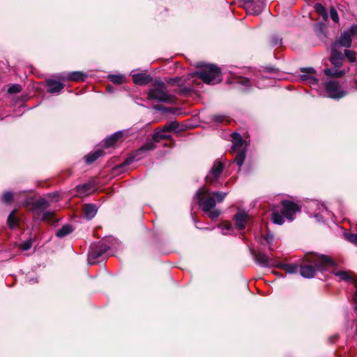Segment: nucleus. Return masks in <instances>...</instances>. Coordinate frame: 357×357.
Instances as JSON below:
<instances>
[{
  "label": "nucleus",
  "instance_id": "f257e3e1",
  "mask_svg": "<svg viewBox=\"0 0 357 357\" xmlns=\"http://www.w3.org/2000/svg\"><path fill=\"white\" fill-rule=\"evenodd\" d=\"M305 261L313 264L301 266L300 273L305 278H312L315 275L316 271H323L327 268L336 266L334 260L329 256L312 252L305 255Z\"/></svg>",
  "mask_w": 357,
  "mask_h": 357
},
{
  "label": "nucleus",
  "instance_id": "f03ea898",
  "mask_svg": "<svg viewBox=\"0 0 357 357\" xmlns=\"http://www.w3.org/2000/svg\"><path fill=\"white\" fill-rule=\"evenodd\" d=\"M114 241V238H109L92 243L88 253L89 264L93 265L103 261L107 257V252L112 248Z\"/></svg>",
  "mask_w": 357,
  "mask_h": 357
},
{
  "label": "nucleus",
  "instance_id": "7ed1b4c3",
  "mask_svg": "<svg viewBox=\"0 0 357 357\" xmlns=\"http://www.w3.org/2000/svg\"><path fill=\"white\" fill-rule=\"evenodd\" d=\"M211 195V192L204 187L197 190L195 199L202 206L203 211L208 214V216L213 220L218 218L220 212L215 208L216 202Z\"/></svg>",
  "mask_w": 357,
  "mask_h": 357
},
{
  "label": "nucleus",
  "instance_id": "20e7f679",
  "mask_svg": "<svg viewBox=\"0 0 357 357\" xmlns=\"http://www.w3.org/2000/svg\"><path fill=\"white\" fill-rule=\"evenodd\" d=\"M148 98L158 102H170L173 100V96L168 91L165 83L158 79L153 82Z\"/></svg>",
  "mask_w": 357,
  "mask_h": 357
},
{
  "label": "nucleus",
  "instance_id": "39448f33",
  "mask_svg": "<svg viewBox=\"0 0 357 357\" xmlns=\"http://www.w3.org/2000/svg\"><path fill=\"white\" fill-rule=\"evenodd\" d=\"M305 208L310 217L315 218L317 222H324V219L331 218L333 214L324 204L317 200H311L306 203Z\"/></svg>",
  "mask_w": 357,
  "mask_h": 357
},
{
  "label": "nucleus",
  "instance_id": "423d86ee",
  "mask_svg": "<svg viewBox=\"0 0 357 357\" xmlns=\"http://www.w3.org/2000/svg\"><path fill=\"white\" fill-rule=\"evenodd\" d=\"M50 206L49 202L45 198H40L35 201L31 207L33 216L36 220L49 222L54 217V212L47 211Z\"/></svg>",
  "mask_w": 357,
  "mask_h": 357
},
{
  "label": "nucleus",
  "instance_id": "0eeeda50",
  "mask_svg": "<svg viewBox=\"0 0 357 357\" xmlns=\"http://www.w3.org/2000/svg\"><path fill=\"white\" fill-rule=\"evenodd\" d=\"M196 75L207 84H215L221 81L220 69L213 64L204 66Z\"/></svg>",
  "mask_w": 357,
  "mask_h": 357
},
{
  "label": "nucleus",
  "instance_id": "6e6552de",
  "mask_svg": "<svg viewBox=\"0 0 357 357\" xmlns=\"http://www.w3.org/2000/svg\"><path fill=\"white\" fill-rule=\"evenodd\" d=\"M156 148V145L153 142H148L142 146L139 149L136 150L132 155L128 158L125 163L126 165H129L132 161H137L141 160L147 155V154L154 150Z\"/></svg>",
  "mask_w": 357,
  "mask_h": 357
},
{
  "label": "nucleus",
  "instance_id": "1a4fd4ad",
  "mask_svg": "<svg viewBox=\"0 0 357 357\" xmlns=\"http://www.w3.org/2000/svg\"><path fill=\"white\" fill-rule=\"evenodd\" d=\"M250 252L255 262L261 267H272L275 266L276 261L270 256L266 255L263 252H255L254 250L250 249Z\"/></svg>",
  "mask_w": 357,
  "mask_h": 357
},
{
  "label": "nucleus",
  "instance_id": "9d476101",
  "mask_svg": "<svg viewBox=\"0 0 357 357\" xmlns=\"http://www.w3.org/2000/svg\"><path fill=\"white\" fill-rule=\"evenodd\" d=\"M281 204L282 206V213L289 221L294 220L295 213L301 211L299 206L291 201H282Z\"/></svg>",
  "mask_w": 357,
  "mask_h": 357
},
{
  "label": "nucleus",
  "instance_id": "9b49d317",
  "mask_svg": "<svg viewBox=\"0 0 357 357\" xmlns=\"http://www.w3.org/2000/svg\"><path fill=\"white\" fill-rule=\"evenodd\" d=\"M300 70L303 73L300 76V79L302 82L308 83L311 87L318 84L319 80L315 77L316 71L313 68H301Z\"/></svg>",
  "mask_w": 357,
  "mask_h": 357
},
{
  "label": "nucleus",
  "instance_id": "f8f14e48",
  "mask_svg": "<svg viewBox=\"0 0 357 357\" xmlns=\"http://www.w3.org/2000/svg\"><path fill=\"white\" fill-rule=\"evenodd\" d=\"M325 89L331 98L339 99L344 97L346 93L340 90L339 83L337 81H328L325 83Z\"/></svg>",
  "mask_w": 357,
  "mask_h": 357
},
{
  "label": "nucleus",
  "instance_id": "ddd939ff",
  "mask_svg": "<svg viewBox=\"0 0 357 357\" xmlns=\"http://www.w3.org/2000/svg\"><path fill=\"white\" fill-rule=\"evenodd\" d=\"M350 273H351L350 271H337L333 272V273L335 276L338 277L340 280L351 282L356 288V291L354 294V301L356 303V306L354 307V310H355L356 313L357 314V280L354 278L350 275Z\"/></svg>",
  "mask_w": 357,
  "mask_h": 357
},
{
  "label": "nucleus",
  "instance_id": "4468645a",
  "mask_svg": "<svg viewBox=\"0 0 357 357\" xmlns=\"http://www.w3.org/2000/svg\"><path fill=\"white\" fill-rule=\"evenodd\" d=\"M224 164L219 160H215L210 171L206 176L207 183H213L217 181L222 172Z\"/></svg>",
  "mask_w": 357,
  "mask_h": 357
},
{
  "label": "nucleus",
  "instance_id": "2eb2a0df",
  "mask_svg": "<svg viewBox=\"0 0 357 357\" xmlns=\"http://www.w3.org/2000/svg\"><path fill=\"white\" fill-rule=\"evenodd\" d=\"M352 36L349 30H346L341 33L339 39L334 42L332 46H334V48H339L340 47L349 48L351 45Z\"/></svg>",
  "mask_w": 357,
  "mask_h": 357
},
{
  "label": "nucleus",
  "instance_id": "dca6fc26",
  "mask_svg": "<svg viewBox=\"0 0 357 357\" xmlns=\"http://www.w3.org/2000/svg\"><path fill=\"white\" fill-rule=\"evenodd\" d=\"M338 49L339 48H334V46H331V52L329 59L331 64L335 68L341 67L344 61V55Z\"/></svg>",
  "mask_w": 357,
  "mask_h": 357
},
{
  "label": "nucleus",
  "instance_id": "f3484780",
  "mask_svg": "<svg viewBox=\"0 0 357 357\" xmlns=\"http://www.w3.org/2000/svg\"><path fill=\"white\" fill-rule=\"evenodd\" d=\"M86 74L81 71H74L68 73H62L59 78L62 80H70L75 82L84 81L86 77Z\"/></svg>",
  "mask_w": 357,
  "mask_h": 357
},
{
  "label": "nucleus",
  "instance_id": "a211bd4d",
  "mask_svg": "<svg viewBox=\"0 0 357 357\" xmlns=\"http://www.w3.org/2000/svg\"><path fill=\"white\" fill-rule=\"evenodd\" d=\"M248 219L249 216L248 213L244 211H238L234 217V221L236 227L241 230L245 229Z\"/></svg>",
  "mask_w": 357,
  "mask_h": 357
},
{
  "label": "nucleus",
  "instance_id": "6ab92c4d",
  "mask_svg": "<svg viewBox=\"0 0 357 357\" xmlns=\"http://www.w3.org/2000/svg\"><path fill=\"white\" fill-rule=\"evenodd\" d=\"M233 146L232 149L234 151H240L245 149H247V144L245 140L243 139L241 135L237 132H234L231 135Z\"/></svg>",
  "mask_w": 357,
  "mask_h": 357
},
{
  "label": "nucleus",
  "instance_id": "aec40b11",
  "mask_svg": "<svg viewBox=\"0 0 357 357\" xmlns=\"http://www.w3.org/2000/svg\"><path fill=\"white\" fill-rule=\"evenodd\" d=\"M47 92L50 93H59L63 88L64 84L55 79H48L46 80Z\"/></svg>",
  "mask_w": 357,
  "mask_h": 357
},
{
  "label": "nucleus",
  "instance_id": "412c9836",
  "mask_svg": "<svg viewBox=\"0 0 357 357\" xmlns=\"http://www.w3.org/2000/svg\"><path fill=\"white\" fill-rule=\"evenodd\" d=\"M133 82L137 85H146L152 81V77L146 73H137L132 75Z\"/></svg>",
  "mask_w": 357,
  "mask_h": 357
},
{
  "label": "nucleus",
  "instance_id": "4be33fe9",
  "mask_svg": "<svg viewBox=\"0 0 357 357\" xmlns=\"http://www.w3.org/2000/svg\"><path fill=\"white\" fill-rule=\"evenodd\" d=\"M98 211L97 206L93 204H86L83 206L84 215L87 220H91L95 217Z\"/></svg>",
  "mask_w": 357,
  "mask_h": 357
},
{
  "label": "nucleus",
  "instance_id": "5701e85b",
  "mask_svg": "<svg viewBox=\"0 0 357 357\" xmlns=\"http://www.w3.org/2000/svg\"><path fill=\"white\" fill-rule=\"evenodd\" d=\"M123 135L122 131H118L107 137L104 141L105 146L109 147L114 145Z\"/></svg>",
  "mask_w": 357,
  "mask_h": 357
},
{
  "label": "nucleus",
  "instance_id": "b1692460",
  "mask_svg": "<svg viewBox=\"0 0 357 357\" xmlns=\"http://www.w3.org/2000/svg\"><path fill=\"white\" fill-rule=\"evenodd\" d=\"M340 68H325L324 73L328 77H340L345 74L344 70H340Z\"/></svg>",
  "mask_w": 357,
  "mask_h": 357
},
{
  "label": "nucleus",
  "instance_id": "393cba45",
  "mask_svg": "<svg viewBox=\"0 0 357 357\" xmlns=\"http://www.w3.org/2000/svg\"><path fill=\"white\" fill-rule=\"evenodd\" d=\"M103 155V151L100 149L92 151L85 155L84 160L86 164H91L96 161L99 157Z\"/></svg>",
  "mask_w": 357,
  "mask_h": 357
},
{
  "label": "nucleus",
  "instance_id": "a878e982",
  "mask_svg": "<svg viewBox=\"0 0 357 357\" xmlns=\"http://www.w3.org/2000/svg\"><path fill=\"white\" fill-rule=\"evenodd\" d=\"M94 188L95 184L93 182H89L76 186L77 191L81 194H88L90 192L93 191Z\"/></svg>",
  "mask_w": 357,
  "mask_h": 357
},
{
  "label": "nucleus",
  "instance_id": "bb28decb",
  "mask_svg": "<svg viewBox=\"0 0 357 357\" xmlns=\"http://www.w3.org/2000/svg\"><path fill=\"white\" fill-rule=\"evenodd\" d=\"M275 267H278L280 269H283L286 271L287 273L292 274L296 273L298 271V266L295 264H289L284 263H278L275 265Z\"/></svg>",
  "mask_w": 357,
  "mask_h": 357
},
{
  "label": "nucleus",
  "instance_id": "cd10ccee",
  "mask_svg": "<svg viewBox=\"0 0 357 357\" xmlns=\"http://www.w3.org/2000/svg\"><path fill=\"white\" fill-rule=\"evenodd\" d=\"M235 83L242 86L243 90H248L252 86L253 83L247 77H238L235 79Z\"/></svg>",
  "mask_w": 357,
  "mask_h": 357
},
{
  "label": "nucleus",
  "instance_id": "c85d7f7f",
  "mask_svg": "<svg viewBox=\"0 0 357 357\" xmlns=\"http://www.w3.org/2000/svg\"><path fill=\"white\" fill-rule=\"evenodd\" d=\"M285 216L282 213V211L280 213L278 211H273L271 214V219L273 223L277 225H282L284 222Z\"/></svg>",
  "mask_w": 357,
  "mask_h": 357
},
{
  "label": "nucleus",
  "instance_id": "c756f323",
  "mask_svg": "<svg viewBox=\"0 0 357 357\" xmlns=\"http://www.w3.org/2000/svg\"><path fill=\"white\" fill-rule=\"evenodd\" d=\"M167 130H164V127L155 131L153 135V140L158 142L161 139H169V135H167Z\"/></svg>",
  "mask_w": 357,
  "mask_h": 357
},
{
  "label": "nucleus",
  "instance_id": "7c9ffc66",
  "mask_svg": "<svg viewBox=\"0 0 357 357\" xmlns=\"http://www.w3.org/2000/svg\"><path fill=\"white\" fill-rule=\"evenodd\" d=\"M73 231V228L70 225H63L61 229H59L56 233V236L59 238H63L70 234H71Z\"/></svg>",
  "mask_w": 357,
  "mask_h": 357
},
{
  "label": "nucleus",
  "instance_id": "2f4dec72",
  "mask_svg": "<svg viewBox=\"0 0 357 357\" xmlns=\"http://www.w3.org/2000/svg\"><path fill=\"white\" fill-rule=\"evenodd\" d=\"M246 151H247V149H245V147L243 148V149L236 151L238 153L235 158V162H236L237 165L239 167H241L243 165V164L245 161V156H246Z\"/></svg>",
  "mask_w": 357,
  "mask_h": 357
},
{
  "label": "nucleus",
  "instance_id": "473e14b6",
  "mask_svg": "<svg viewBox=\"0 0 357 357\" xmlns=\"http://www.w3.org/2000/svg\"><path fill=\"white\" fill-rule=\"evenodd\" d=\"M218 228L224 235L231 234L233 231V227L231 223L225 222L218 225Z\"/></svg>",
  "mask_w": 357,
  "mask_h": 357
},
{
  "label": "nucleus",
  "instance_id": "72a5a7b5",
  "mask_svg": "<svg viewBox=\"0 0 357 357\" xmlns=\"http://www.w3.org/2000/svg\"><path fill=\"white\" fill-rule=\"evenodd\" d=\"M15 210L11 211L7 219L8 225L11 229H14L17 225V219L15 216Z\"/></svg>",
  "mask_w": 357,
  "mask_h": 357
},
{
  "label": "nucleus",
  "instance_id": "f704fd0d",
  "mask_svg": "<svg viewBox=\"0 0 357 357\" xmlns=\"http://www.w3.org/2000/svg\"><path fill=\"white\" fill-rule=\"evenodd\" d=\"M314 9L317 13H318L319 15H321L324 20H327L328 18V13L326 10L325 7L320 3H317L314 5Z\"/></svg>",
  "mask_w": 357,
  "mask_h": 357
},
{
  "label": "nucleus",
  "instance_id": "c9c22d12",
  "mask_svg": "<svg viewBox=\"0 0 357 357\" xmlns=\"http://www.w3.org/2000/svg\"><path fill=\"white\" fill-rule=\"evenodd\" d=\"M108 79L115 84H121L125 81V77L123 75H109Z\"/></svg>",
  "mask_w": 357,
  "mask_h": 357
},
{
  "label": "nucleus",
  "instance_id": "e433bc0d",
  "mask_svg": "<svg viewBox=\"0 0 357 357\" xmlns=\"http://www.w3.org/2000/svg\"><path fill=\"white\" fill-rule=\"evenodd\" d=\"M344 58L347 57L350 63L356 62V52L352 50H344Z\"/></svg>",
  "mask_w": 357,
  "mask_h": 357
},
{
  "label": "nucleus",
  "instance_id": "4c0bfd02",
  "mask_svg": "<svg viewBox=\"0 0 357 357\" xmlns=\"http://www.w3.org/2000/svg\"><path fill=\"white\" fill-rule=\"evenodd\" d=\"M163 127L164 130L170 132L176 130L178 128V123L177 121H172L169 123L165 125Z\"/></svg>",
  "mask_w": 357,
  "mask_h": 357
},
{
  "label": "nucleus",
  "instance_id": "58836bf2",
  "mask_svg": "<svg viewBox=\"0 0 357 357\" xmlns=\"http://www.w3.org/2000/svg\"><path fill=\"white\" fill-rule=\"evenodd\" d=\"M22 90V86L18 84H15L9 86L8 89V92L9 93H17L21 92Z\"/></svg>",
  "mask_w": 357,
  "mask_h": 357
},
{
  "label": "nucleus",
  "instance_id": "ea45409f",
  "mask_svg": "<svg viewBox=\"0 0 357 357\" xmlns=\"http://www.w3.org/2000/svg\"><path fill=\"white\" fill-rule=\"evenodd\" d=\"M13 199V193L12 192L8 191L3 194L2 201L4 203H10Z\"/></svg>",
  "mask_w": 357,
  "mask_h": 357
},
{
  "label": "nucleus",
  "instance_id": "a19ab883",
  "mask_svg": "<svg viewBox=\"0 0 357 357\" xmlns=\"http://www.w3.org/2000/svg\"><path fill=\"white\" fill-rule=\"evenodd\" d=\"M264 4L263 2H259L258 4L253 6L252 13L254 15H259L264 9Z\"/></svg>",
  "mask_w": 357,
  "mask_h": 357
},
{
  "label": "nucleus",
  "instance_id": "79ce46f5",
  "mask_svg": "<svg viewBox=\"0 0 357 357\" xmlns=\"http://www.w3.org/2000/svg\"><path fill=\"white\" fill-rule=\"evenodd\" d=\"M32 244H33V241L31 238H30V239H28L27 241H25L21 243L20 245V248L22 250H28L31 248Z\"/></svg>",
  "mask_w": 357,
  "mask_h": 357
},
{
  "label": "nucleus",
  "instance_id": "37998d69",
  "mask_svg": "<svg viewBox=\"0 0 357 357\" xmlns=\"http://www.w3.org/2000/svg\"><path fill=\"white\" fill-rule=\"evenodd\" d=\"M211 195L215 197L218 202H221L223 201L226 195H227V192H211Z\"/></svg>",
  "mask_w": 357,
  "mask_h": 357
},
{
  "label": "nucleus",
  "instance_id": "c03bdc74",
  "mask_svg": "<svg viewBox=\"0 0 357 357\" xmlns=\"http://www.w3.org/2000/svg\"><path fill=\"white\" fill-rule=\"evenodd\" d=\"M330 16H331V20L334 22H336V23L338 22V21H339L338 14H337L336 9L334 7H331L330 9Z\"/></svg>",
  "mask_w": 357,
  "mask_h": 357
},
{
  "label": "nucleus",
  "instance_id": "a18cd8bd",
  "mask_svg": "<svg viewBox=\"0 0 357 357\" xmlns=\"http://www.w3.org/2000/svg\"><path fill=\"white\" fill-rule=\"evenodd\" d=\"M271 43L273 46L278 45L282 44V38L278 36H273L271 39Z\"/></svg>",
  "mask_w": 357,
  "mask_h": 357
},
{
  "label": "nucleus",
  "instance_id": "49530a36",
  "mask_svg": "<svg viewBox=\"0 0 357 357\" xmlns=\"http://www.w3.org/2000/svg\"><path fill=\"white\" fill-rule=\"evenodd\" d=\"M226 116L223 115H215L213 116V121L217 123H223L226 120Z\"/></svg>",
  "mask_w": 357,
  "mask_h": 357
},
{
  "label": "nucleus",
  "instance_id": "de8ad7c7",
  "mask_svg": "<svg viewBox=\"0 0 357 357\" xmlns=\"http://www.w3.org/2000/svg\"><path fill=\"white\" fill-rule=\"evenodd\" d=\"M347 239L354 243H357V234H349L346 236Z\"/></svg>",
  "mask_w": 357,
  "mask_h": 357
},
{
  "label": "nucleus",
  "instance_id": "09e8293b",
  "mask_svg": "<svg viewBox=\"0 0 357 357\" xmlns=\"http://www.w3.org/2000/svg\"><path fill=\"white\" fill-rule=\"evenodd\" d=\"M265 241H266V243L268 244H271L273 243V240H274V237H273V235L271 234H268L265 238H264Z\"/></svg>",
  "mask_w": 357,
  "mask_h": 357
},
{
  "label": "nucleus",
  "instance_id": "8fccbe9b",
  "mask_svg": "<svg viewBox=\"0 0 357 357\" xmlns=\"http://www.w3.org/2000/svg\"><path fill=\"white\" fill-rule=\"evenodd\" d=\"M349 30L352 36L357 35V24H353Z\"/></svg>",
  "mask_w": 357,
  "mask_h": 357
},
{
  "label": "nucleus",
  "instance_id": "3c124183",
  "mask_svg": "<svg viewBox=\"0 0 357 357\" xmlns=\"http://www.w3.org/2000/svg\"><path fill=\"white\" fill-rule=\"evenodd\" d=\"M26 280L27 282L29 283V284H34V283H36L38 282V280L37 278H32L31 276H27L26 278Z\"/></svg>",
  "mask_w": 357,
  "mask_h": 357
},
{
  "label": "nucleus",
  "instance_id": "603ef678",
  "mask_svg": "<svg viewBox=\"0 0 357 357\" xmlns=\"http://www.w3.org/2000/svg\"><path fill=\"white\" fill-rule=\"evenodd\" d=\"M171 81H172V82H175V83H178V84H179V83H180V82L181 81V77H176V78H174V79H171Z\"/></svg>",
  "mask_w": 357,
  "mask_h": 357
},
{
  "label": "nucleus",
  "instance_id": "864d4df0",
  "mask_svg": "<svg viewBox=\"0 0 357 357\" xmlns=\"http://www.w3.org/2000/svg\"><path fill=\"white\" fill-rule=\"evenodd\" d=\"M107 91L109 93H113L114 92V88L113 86H107Z\"/></svg>",
  "mask_w": 357,
  "mask_h": 357
},
{
  "label": "nucleus",
  "instance_id": "5fc2aeb1",
  "mask_svg": "<svg viewBox=\"0 0 357 357\" xmlns=\"http://www.w3.org/2000/svg\"><path fill=\"white\" fill-rule=\"evenodd\" d=\"M182 91H183V92H190V88H187V87H184L183 89H182Z\"/></svg>",
  "mask_w": 357,
  "mask_h": 357
},
{
  "label": "nucleus",
  "instance_id": "6e6d98bb",
  "mask_svg": "<svg viewBox=\"0 0 357 357\" xmlns=\"http://www.w3.org/2000/svg\"><path fill=\"white\" fill-rule=\"evenodd\" d=\"M268 245H269V246H268V249H269L270 250H273V243H271V244H268Z\"/></svg>",
  "mask_w": 357,
  "mask_h": 357
},
{
  "label": "nucleus",
  "instance_id": "4d7b16f0",
  "mask_svg": "<svg viewBox=\"0 0 357 357\" xmlns=\"http://www.w3.org/2000/svg\"><path fill=\"white\" fill-rule=\"evenodd\" d=\"M254 0H244L245 3H250L252 2Z\"/></svg>",
  "mask_w": 357,
  "mask_h": 357
},
{
  "label": "nucleus",
  "instance_id": "13d9d810",
  "mask_svg": "<svg viewBox=\"0 0 357 357\" xmlns=\"http://www.w3.org/2000/svg\"><path fill=\"white\" fill-rule=\"evenodd\" d=\"M155 109H160V108H159V106H155Z\"/></svg>",
  "mask_w": 357,
  "mask_h": 357
},
{
  "label": "nucleus",
  "instance_id": "bf43d9fd",
  "mask_svg": "<svg viewBox=\"0 0 357 357\" xmlns=\"http://www.w3.org/2000/svg\"><path fill=\"white\" fill-rule=\"evenodd\" d=\"M356 335H357V326H356Z\"/></svg>",
  "mask_w": 357,
  "mask_h": 357
}]
</instances>
